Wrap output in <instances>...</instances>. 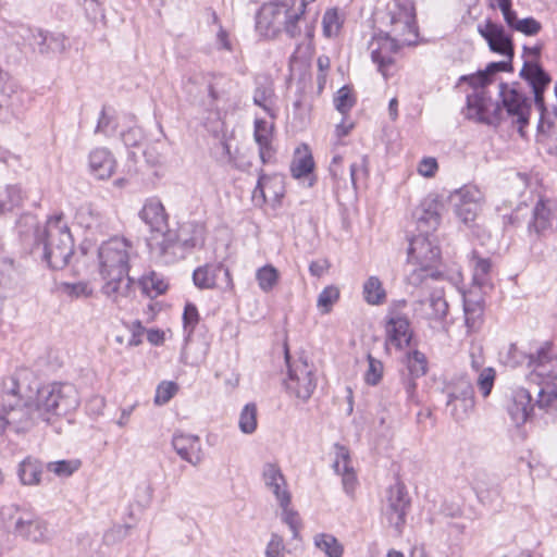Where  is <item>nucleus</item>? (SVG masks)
<instances>
[{
    "instance_id": "42",
    "label": "nucleus",
    "mask_w": 557,
    "mask_h": 557,
    "mask_svg": "<svg viewBox=\"0 0 557 557\" xmlns=\"http://www.w3.org/2000/svg\"><path fill=\"white\" fill-rule=\"evenodd\" d=\"M184 91L194 100L201 97L206 90V74L193 73L183 78L182 83Z\"/></svg>"
},
{
    "instance_id": "55",
    "label": "nucleus",
    "mask_w": 557,
    "mask_h": 557,
    "mask_svg": "<svg viewBox=\"0 0 557 557\" xmlns=\"http://www.w3.org/2000/svg\"><path fill=\"white\" fill-rule=\"evenodd\" d=\"M81 467L78 460H59L52 461L47 465V469L50 472L55 473L58 476H70Z\"/></svg>"
},
{
    "instance_id": "13",
    "label": "nucleus",
    "mask_w": 557,
    "mask_h": 557,
    "mask_svg": "<svg viewBox=\"0 0 557 557\" xmlns=\"http://www.w3.org/2000/svg\"><path fill=\"white\" fill-rule=\"evenodd\" d=\"M529 368L531 381L540 379L543 382L557 377V352L552 342L533 343L529 348Z\"/></svg>"
},
{
    "instance_id": "60",
    "label": "nucleus",
    "mask_w": 557,
    "mask_h": 557,
    "mask_svg": "<svg viewBox=\"0 0 557 557\" xmlns=\"http://www.w3.org/2000/svg\"><path fill=\"white\" fill-rule=\"evenodd\" d=\"M418 377H413L412 375L403 374L401 376V385L406 393V399L409 404L418 405L420 403L418 394H417V380Z\"/></svg>"
},
{
    "instance_id": "31",
    "label": "nucleus",
    "mask_w": 557,
    "mask_h": 557,
    "mask_svg": "<svg viewBox=\"0 0 557 557\" xmlns=\"http://www.w3.org/2000/svg\"><path fill=\"white\" fill-rule=\"evenodd\" d=\"M276 97L274 94L273 82L268 76L256 78V88L253 91V103L264 110L272 119L276 116L275 108Z\"/></svg>"
},
{
    "instance_id": "2",
    "label": "nucleus",
    "mask_w": 557,
    "mask_h": 557,
    "mask_svg": "<svg viewBox=\"0 0 557 557\" xmlns=\"http://www.w3.org/2000/svg\"><path fill=\"white\" fill-rule=\"evenodd\" d=\"M26 382L22 383L29 396L25 419L29 420L30 424L38 421L49 423L53 417L64 416L79 404L77 392L69 384H52L37 388L36 398L33 401L34 393Z\"/></svg>"
},
{
    "instance_id": "56",
    "label": "nucleus",
    "mask_w": 557,
    "mask_h": 557,
    "mask_svg": "<svg viewBox=\"0 0 557 557\" xmlns=\"http://www.w3.org/2000/svg\"><path fill=\"white\" fill-rule=\"evenodd\" d=\"M322 25H323V34L326 37L337 36V34L339 33L341 26H342V22H341L337 10H335V9L327 10L324 13Z\"/></svg>"
},
{
    "instance_id": "47",
    "label": "nucleus",
    "mask_w": 557,
    "mask_h": 557,
    "mask_svg": "<svg viewBox=\"0 0 557 557\" xmlns=\"http://www.w3.org/2000/svg\"><path fill=\"white\" fill-rule=\"evenodd\" d=\"M329 171L334 183V189L336 191H338L339 189L348 188V181L345 177L343 157L341 154H334L330 163Z\"/></svg>"
},
{
    "instance_id": "32",
    "label": "nucleus",
    "mask_w": 557,
    "mask_h": 557,
    "mask_svg": "<svg viewBox=\"0 0 557 557\" xmlns=\"http://www.w3.org/2000/svg\"><path fill=\"white\" fill-rule=\"evenodd\" d=\"M555 218L554 212L548 206V201L540 199L533 209L532 219L528 223V232L530 235L540 236L543 232L552 226Z\"/></svg>"
},
{
    "instance_id": "25",
    "label": "nucleus",
    "mask_w": 557,
    "mask_h": 557,
    "mask_svg": "<svg viewBox=\"0 0 557 557\" xmlns=\"http://www.w3.org/2000/svg\"><path fill=\"white\" fill-rule=\"evenodd\" d=\"M30 46L44 55L62 53L67 48V38L61 33H45L39 29L32 33Z\"/></svg>"
},
{
    "instance_id": "28",
    "label": "nucleus",
    "mask_w": 557,
    "mask_h": 557,
    "mask_svg": "<svg viewBox=\"0 0 557 557\" xmlns=\"http://www.w3.org/2000/svg\"><path fill=\"white\" fill-rule=\"evenodd\" d=\"M274 124L263 119L255 120L253 138L259 148V156L263 164L272 162L274 149L272 147Z\"/></svg>"
},
{
    "instance_id": "62",
    "label": "nucleus",
    "mask_w": 557,
    "mask_h": 557,
    "mask_svg": "<svg viewBox=\"0 0 557 557\" xmlns=\"http://www.w3.org/2000/svg\"><path fill=\"white\" fill-rule=\"evenodd\" d=\"M289 505H280L282 508V519L289 527L293 535L296 536L300 527V518L296 511L289 508Z\"/></svg>"
},
{
    "instance_id": "12",
    "label": "nucleus",
    "mask_w": 557,
    "mask_h": 557,
    "mask_svg": "<svg viewBox=\"0 0 557 557\" xmlns=\"http://www.w3.org/2000/svg\"><path fill=\"white\" fill-rule=\"evenodd\" d=\"M285 358L288 368V377L285 381L287 391L301 400H308L317 386L313 366L304 357L290 361L287 349Z\"/></svg>"
},
{
    "instance_id": "37",
    "label": "nucleus",
    "mask_w": 557,
    "mask_h": 557,
    "mask_svg": "<svg viewBox=\"0 0 557 557\" xmlns=\"http://www.w3.org/2000/svg\"><path fill=\"white\" fill-rule=\"evenodd\" d=\"M417 219V227L420 234L428 235L430 231H434L441 222L440 213L436 210V205H429L428 208L424 205L418 209L414 213Z\"/></svg>"
},
{
    "instance_id": "6",
    "label": "nucleus",
    "mask_w": 557,
    "mask_h": 557,
    "mask_svg": "<svg viewBox=\"0 0 557 557\" xmlns=\"http://www.w3.org/2000/svg\"><path fill=\"white\" fill-rule=\"evenodd\" d=\"M37 238L44 246V259L51 269L61 270L67 265L74 252V242L61 215L49 219Z\"/></svg>"
},
{
    "instance_id": "19",
    "label": "nucleus",
    "mask_w": 557,
    "mask_h": 557,
    "mask_svg": "<svg viewBox=\"0 0 557 557\" xmlns=\"http://www.w3.org/2000/svg\"><path fill=\"white\" fill-rule=\"evenodd\" d=\"M534 404L532 403L531 393L524 387H517L511 393L510 403L507 411L516 426L527 423L533 413Z\"/></svg>"
},
{
    "instance_id": "24",
    "label": "nucleus",
    "mask_w": 557,
    "mask_h": 557,
    "mask_svg": "<svg viewBox=\"0 0 557 557\" xmlns=\"http://www.w3.org/2000/svg\"><path fill=\"white\" fill-rule=\"evenodd\" d=\"M14 533L27 541L39 543L48 536L47 524L32 513L18 516L14 522Z\"/></svg>"
},
{
    "instance_id": "57",
    "label": "nucleus",
    "mask_w": 557,
    "mask_h": 557,
    "mask_svg": "<svg viewBox=\"0 0 557 557\" xmlns=\"http://www.w3.org/2000/svg\"><path fill=\"white\" fill-rule=\"evenodd\" d=\"M504 362L510 367L527 364L529 368V351L524 352L516 344H510L503 355Z\"/></svg>"
},
{
    "instance_id": "64",
    "label": "nucleus",
    "mask_w": 557,
    "mask_h": 557,
    "mask_svg": "<svg viewBox=\"0 0 557 557\" xmlns=\"http://www.w3.org/2000/svg\"><path fill=\"white\" fill-rule=\"evenodd\" d=\"M438 164L435 158L425 157L418 164V173L424 177H433L437 172Z\"/></svg>"
},
{
    "instance_id": "17",
    "label": "nucleus",
    "mask_w": 557,
    "mask_h": 557,
    "mask_svg": "<svg viewBox=\"0 0 557 557\" xmlns=\"http://www.w3.org/2000/svg\"><path fill=\"white\" fill-rule=\"evenodd\" d=\"M476 29L486 40L491 51L513 59L515 46L512 38L506 33L502 24L486 20L484 23H480Z\"/></svg>"
},
{
    "instance_id": "11",
    "label": "nucleus",
    "mask_w": 557,
    "mask_h": 557,
    "mask_svg": "<svg viewBox=\"0 0 557 557\" xmlns=\"http://www.w3.org/2000/svg\"><path fill=\"white\" fill-rule=\"evenodd\" d=\"M443 392L447 396L446 407L449 414L457 421L465 420L474 408V389L466 376L449 381Z\"/></svg>"
},
{
    "instance_id": "45",
    "label": "nucleus",
    "mask_w": 557,
    "mask_h": 557,
    "mask_svg": "<svg viewBox=\"0 0 557 557\" xmlns=\"http://www.w3.org/2000/svg\"><path fill=\"white\" fill-rule=\"evenodd\" d=\"M256 278L261 290L264 293L271 292L277 284L280 274L278 271L271 264H267L258 269Z\"/></svg>"
},
{
    "instance_id": "41",
    "label": "nucleus",
    "mask_w": 557,
    "mask_h": 557,
    "mask_svg": "<svg viewBox=\"0 0 557 557\" xmlns=\"http://www.w3.org/2000/svg\"><path fill=\"white\" fill-rule=\"evenodd\" d=\"M406 366L408 370V373L406 374L412 375L413 377H421L428 372L426 357L419 350H413L407 354Z\"/></svg>"
},
{
    "instance_id": "14",
    "label": "nucleus",
    "mask_w": 557,
    "mask_h": 557,
    "mask_svg": "<svg viewBox=\"0 0 557 557\" xmlns=\"http://www.w3.org/2000/svg\"><path fill=\"white\" fill-rule=\"evenodd\" d=\"M450 201L458 219L462 223L469 224L476 219L482 210L484 194L474 185H465L451 194Z\"/></svg>"
},
{
    "instance_id": "9",
    "label": "nucleus",
    "mask_w": 557,
    "mask_h": 557,
    "mask_svg": "<svg viewBox=\"0 0 557 557\" xmlns=\"http://www.w3.org/2000/svg\"><path fill=\"white\" fill-rule=\"evenodd\" d=\"M410 506L411 499L407 487L403 482L397 481L386 490L385 497L381 503L382 520L400 534L406 524Z\"/></svg>"
},
{
    "instance_id": "58",
    "label": "nucleus",
    "mask_w": 557,
    "mask_h": 557,
    "mask_svg": "<svg viewBox=\"0 0 557 557\" xmlns=\"http://www.w3.org/2000/svg\"><path fill=\"white\" fill-rule=\"evenodd\" d=\"M178 386L171 381H163L157 386L154 404L164 405L169 403L177 393Z\"/></svg>"
},
{
    "instance_id": "38",
    "label": "nucleus",
    "mask_w": 557,
    "mask_h": 557,
    "mask_svg": "<svg viewBox=\"0 0 557 557\" xmlns=\"http://www.w3.org/2000/svg\"><path fill=\"white\" fill-rule=\"evenodd\" d=\"M25 200V194L20 185H8L0 193V214L13 211L20 208Z\"/></svg>"
},
{
    "instance_id": "10",
    "label": "nucleus",
    "mask_w": 557,
    "mask_h": 557,
    "mask_svg": "<svg viewBox=\"0 0 557 557\" xmlns=\"http://www.w3.org/2000/svg\"><path fill=\"white\" fill-rule=\"evenodd\" d=\"M135 255V249L127 239L122 237L110 238L99 248L101 274L112 272L128 273V262Z\"/></svg>"
},
{
    "instance_id": "61",
    "label": "nucleus",
    "mask_w": 557,
    "mask_h": 557,
    "mask_svg": "<svg viewBox=\"0 0 557 557\" xmlns=\"http://www.w3.org/2000/svg\"><path fill=\"white\" fill-rule=\"evenodd\" d=\"M63 290L71 297H89L92 294V289L85 282L77 283H64Z\"/></svg>"
},
{
    "instance_id": "59",
    "label": "nucleus",
    "mask_w": 557,
    "mask_h": 557,
    "mask_svg": "<svg viewBox=\"0 0 557 557\" xmlns=\"http://www.w3.org/2000/svg\"><path fill=\"white\" fill-rule=\"evenodd\" d=\"M516 32L522 33L525 36H535L542 30V24L534 17L521 18L516 24Z\"/></svg>"
},
{
    "instance_id": "15",
    "label": "nucleus",
    "mask_w": 557,
    "mask_h": 557,
    "mask_svg": "<svg viewBox=\"0 0 557 557\" xmlns=\"http://www.w3.org/2000/svg\"><path fill=\"white\" fill-rule=\"evenodd\" d=\"M499 97L502 99L500 109H505L508 116L516 120L520 125V131L529 123L531 104L529 98L519 90L518 84H499Z\"/></svg>"
},
{
    "instance_id": "53",
    "label": "nucleus",
    "mask_w": 557,
    "mask_h": 557,
    "mask_svg": "<svg viewBox=\"0 0 557 557\" xmlns=\"http://www.w3.org/2000/svg\"><path fill=\"white\" fill-rule=\"evenodd\" d=\"M339 290L337 287L331 285L326 286L318 296L317 306L322 313H329L332 306L338 300Z\"/></svg>"
},
{
    "instance_id": "8",
    "label": "nucleus",
    "mask_w": 557,
    "mask_h": 557,
    "mask_svg": "<svg viewBox=\"0 0 557 557\" xmlns=\"http://www.w3.org/2000/svg\"><path fill=\"white\" fill-rule=\"evenodd\" d=\"M441 250L429 235L419 234L414 236L408 248V262L417 265L408 275V282L418 286L428 277H434V264L440 259Z\"/></svg>"
},
{
    "instance_id": "34",
    "label": "nucleus",
    "mask_w": 557,
    "mask_h": 557,
    "mask_svg": "<svg viewBox=\"0 0 557 557\" xmlns=\"http://www.w3.org/2000/svg\"><path fill=\"white\" fill-rule=\"evenodd\" d=\"M414 310L424 311L423 318L441 320L447 314L448 305L442 292H434L428 299L418 301Z\"/></svg>"
},
{
    "instance_id": "29",
    "label": "nucleus",
    "mask_w": 557,
    "mask_h": 557,
    "mask_svg": "<svg viewBox=\"0 0 557 557\" xmlns=\"http://www.w3.org/2000/svg\"><path fill=\"white\" fill-rule=\"evenodd\" d=\"M234 81L224 74H206V91L208 92V104L213 107L220 100L228 99L234 89Z\"/></svg>"
},
{
    "instance_id": "30",
    "label": "nucleus",
    "mask_w": 557,
    "mask_h": 557,
    "mask_svg": "<svg viewBox=\"0 0 557 557\" xmlns=\"http://www.w3.org/2000/svg\"><path fill=\"white\" fill-rule=\"evenodd\" d=\"M336 459L333 463L335 472L342 475L345 492L351 495L357 486V476L350 465L349 451L345 446L335 445Z\"/></svg>"
},
{
    "instance_id": "22",
    "label": "nucleus",
    "mask_w": 557,
    "mask_h": 557,
    "mask_svg": "<svg viewBox=\"0 0 557 557\" xmlns=\"http://www.w3.org/2000/svg\"><path fill=\"white\" fill-rule=\"evenodd\" d=\"M172 446L176 454L193 466H198L203 459L199 436L193 434L175 433Z\"/></svg>"
},
{
    "instance_id": "33",
    "label": "nucleus",
    "mask_w": 557,
    "mask_h": 557,
    "mask_svg": "<svg viewBox=\"0 0 557 557\" xmlns=\"http://www.w3.org/2000/svg\"><path fill=\"white\" fill-rule=\"evenodd\" d=\"M285 7L286 4L263 5L256 16V27L265 34L275 32L276 25L282 23L280 18L284 15Z\"/></svg>"
},
{
    "instance_id": "5",
    "label": "nucleus",
    "mask_w": 557,
    "mask_h": 557,
    "mask_svg": "<svg viewBox=\"0 0 557 557\" xmlns=\"http://www.w3.org/2000/svg\"><path fill=\"white\" fill-rule=\"evenodd\" d=\"M205 231L202 225L195 222L183 223L177 233L169 230L163 239L157 236L149 242V248L153 256L165 263L173 262L184 256L185 250L203 244Z\"/></svg>"
},
{
    "instance_id": "21",
    "label": "nucleus",
    "mask_w": 557,
    "mask_h": 557,
    "mask_svg": "<svg viewBox=\"0 0 557 557\" xmlns=\"http://www.w3.org/2000/svg\"><path fill=\"white\" fill-rule=\"evenodd\" d=\"M140 219L150 227L152 233L159 234L161 239L169 232L168 214L160 199L152 197L145 201L139 212Z\"/></svg>"
},
{
    "instance_id": "48",
    "label": "nucleus",
    "mask_w": 557,
    "mask_h": 557,
    "mask_svg": "<svg viewBox=\"0 0 557 557\" xmlns=\"http://www.w3.org/2000/svg\"><path fill=\"white\" fill-rule=\"evenodd\" d=\"M239 429L245 434H251L257 429V407L255 404H247L239 416Z\"/></svg>"
},
{
    "instance_id": "52",
    "label": "nucleus",
    "mask_w": 557,
    "mask_h": 557,
    "mask_svg": "<svg viewBox=\"0 0 557 557\" xmlns=\"http://www.w3.org/2000/svg\"><path fill=\"white\" fill-rule=\"evenodd\" d=\"M41 472L38 466L29 459L24 460L20 465L18 475L23 484L32 485L39 483Z\"/></svg>"
},
{
    "instance_id": "51",
    "label": "nucleus",
    "mask_w": 557,
    "mask_h": 557,
    "mask_svg": "<svg viewBox=\"0 0 557 557\" xmlns=\"http://www.w3.org/2000/svg\"><path fill=\"white\" fill-rule=\"evenodd\" d=\"M369 177V158L363 154L359 162H354L349 166L350 185L354 190H357L359 181H366Z\"/></svg>"
},
{
    "instance_id": "16",
    "label": "nucleus",
    "mask_w": 557,
    "mask_h": 557,
    "mask_svg": "<svg viewBox=\"0 0 557 557\" xmlns=\"http://www.w3.org/2000/svg\"><path fill=\"white\" fill-rule=\"evenodd\" d=\"M314 0H293L289 7H285L283 15L284 30L290 38L304 36L307 39L313 37L314 27L307 20L306 8Z\"/></svg>"
},
{
    "instance_id": "49",
    "label": "nucleus",
    "mask_w": 557,
    "mask_h": 557,
    "mask_svg": "<svg viewBox=\"0 0 557 557\" xmlns=\"http://www.w3.org/2000/svg\"><path fill=\"white\" fill-rule=\"evenodd\" d=\"M368 369L364 373V382L368 385L376 386L383 377L384 364L381 360L374 358L372 355H368Z\"/></svg>"
},
{
    "instance_id": "18",
    "label": "nucleus",
    "mask_w": 557,
    "mask_h": 557,
    "mask_svg": "<svg viewBox=\"0 0 557 557\" xmlns=\"http://www.w3.org/2000/svg\"><path fill=\"white\" fill-rule=\"evenodd\" d=\"M116 159L106 147H96L87 154V171L96 180H109L116 170Z\"/></svg>"
},
{
    "instance_id": "43",
    "label": "nucleus",
    "mask_w": 557,
    "mask_h": 557,
    "mask_svg": "<svg viewBox=\"0 0 557 557\" xmlns=\"http://www.w3.org/2000/svg\"><path fill=\"white\" fill-rule=\"evenodd\" d=\"M539 384H545L546 387L539 391L536 406L546 412H557V391L554 387L550 388V382L547 383L541 380Z\"/></svg>"
},
{
    "instance_id": "3",
    "label": "nucleus",
    "mask_w": 557,
    "mask_h": 557,
    "mask_svg": "<svg viewBox=\"0 0 557 557\" xmlns=\"http://www.w3.org/2000/svg\"><path fill=\"white\" fill-rule=\"evenodd\" d=\"M30 374L23 370L5 376L0 383V434L8 429L18 433L30 425L27 417V399L29 396L23 387Z\"/></svg>"
},
{
    "instance_id": "46",
    "label": "nucleus",
    "mask_w": 557,
    "mask_h": 557,
    "mask_svg": "<svg viewBox=\"0 0 557 557\" xmlns=\"http://www.w3.org/2000/svg\"><path fill=\"white\" fill-rule=\"evenodd\" d=\"M481 476H486L485 473H478L474 479V490L479 500L484 505H493L499 497V490L497 486L491 488L485 487V482Z\"/></svg>"
},
{
    "instance_id": "27",
    "label": "nucleus",
    "mask_w": 557,
    "mask_h": 557,
    "mask_svg": "<svg viewBox=\"0 0 557 557\" xmlns=\"http://www.w3.org/2000/svg\"><path fill=\"white\" fill-rule=\"evenodd\" d=\"M220 274H223L227 286H232L230 270L222 263H208L198 267L193 273V281L198 288H214Z\"/></svg>"
},
{
    "instance_id": "4",
    "label": "nucleus",
    "mask_w": 557,
    "mask_h": 557,
    "mask_svg": "<svg viewBox=\"0 0 557 557\" xmlns=\"http://www.w3.org/2000/svg\"><path fill=\"white\" fill-rule=\"evenodd\" d=\"M520 77L528 82L534 94V103L540 111L539 135L557 140V103L549 111L544 102V91L552 81L549 74L539 63L525 61ZM554 92L557 102V82Z\"/></svg>"
},
{
    "instance_id": "39",
    "label": "nucleus",
    "mask_w": 557,
    "mask_h": 557,
    "mask_svg": "<svg viewBox=\"0 0 557 557\" xmlns=\"http://www.w3.org/2000/svg\"><path fill=\"white\" fill-rule=\"evenodd\" d=\"M314 161L307 146L298 148L290 165L293 175L297 178L308 175L313 171Z\"/></svg>"
},
{
    "instance_id": "36",
    "label": "nucleus",
    "mask_w": 557,
    "mask_h": 557,
    "mask_svg": "<svg viewBox=\"0 0 557 557\" xmlns=\"http://www.w3.org/2000/svg\"><path fill=\"white\" fill-rule=\"evenodd\" d=\"M313 545L326 557H343V544L331 533H317L313 535Z\"/></svg>"
},
{
    "instance_id": "26",
    "label": "nucleus",
    "mask_w": 557,
    "mask_h": 557,
    "mask_svg": "<svg viewBox=\"0 0 557 557\" xmlns=\"http://www.w3.org/2000/svg\"><path fill=\"white\" fill-rule=\"evenodd\" d=\"M101 275L106 281L102 292L112 301L120 304L122 299L129 296L133 281L128 273L112 272Z\"/></svg>"
},
{
    "instance_id": "44",
    "label": "nucleus",
    "mask_w": 557,
    "mask_h": 557,
    "mask_svg": "<svg viewBox=\"0 0 557 557\" xmlns=\"http://www.w3.org/2000/svg\"><path fill=\"white\" fill-rule=\"evenodd\" d=\"M140 285L143 292L150 298L163 294L168 288V284L164 282V280L154 272L143 276L140 280Z\"/></svg>"
},
{
    "instance_id": "54",
    "label": "nucleus",
    "mask_w": 557,
    "mask_h": 557,
    "mask_svg": "<svg viewBox=\"0 0 557 557\" xmlns=\"http://www.w3.org/2000/svg\"><path fill=\"white\" fill-rule=\"evenodd\" d=\"M495 377H496V371L494 368L487 367V368L480 370V373H479V376L476 380V386H478L480 394L484 398H486L491 394L492 388L494 386Z\"/></svg>"
},
{
    "instance_id": "20",
    "label": "nucleus",
    "mask_w": 557,
    "mask_h": 557,
    "mask_svg": "<svg viewBox=\"0 0 557 557\" xmlns=\"http://www.w3.org/2000/svg\"><path fill=\"white\" fill-rule=\"evenodd\" d=\"M262 480L265 487L274 495L278 505L290 504L292 496L278 465L267 462L262 468Z\"/></svg>"
},
{
    "instance_id": "63",
    "label": "nucleus",
    "mask_w": 557,
    "mask_h": 557,
    "mask_svg": "<svg viewBox=\"0 0 557 557\" xmlns=\"http://www.w3.org/2000/svg\"><path fill=\"white\" fill-rule=\"evenodd\" d=\"M270 182H271L270 176H268L265 174H261L259 176L257 186L255 187V189L252 191V201L256 205L262 206L263 203L267 202L265 187L268 186V184Z\"/></svg>"
},
{
    "instance_id": "7",
    "label": "nucleus",
    "mask_w": 557,
    "mask_h": 557,
    "mask_svg": "<svg viewBox=\"0 0 557 557\" xmlns=\"http://www.w3.org/2000/svg\"><path fill=\"white\" fill-rule=\"evenodd\" d=\"M460 82H467L473 87V92L467 96L466 116L487 125H498L502 121L500 106L493 101L484 87L491 83V78L484 71L460 77Z\"/></svg>"
},
{
    "instance_id": "35",
    "label": "nucleus",
    "mask_w": 557,
    "mask_h": 557,
    "mask_svg": "<svg viewBox=\"0 0 557 557\" xmlns=\"http://www.w3.org/2000/svg\"><path fill=\"white\" fill-rule=\"evenodd\" d=\"M362 296L363 300L371 306H380L385 302L387 294L379 276L371 275L364 281Z\"/></svg>"
},
{
    "instance_id": "40",
    "label": "nucleus",
    "mask_w": 557,
    "mask_h": 557,
    "mask_svg": "<svg viewBox=\"0 0 557 557\" xmlns=\"http://www.w3.org/2000/svg\"><path fill=\"white\" fill-rule=\"evenodd\" d=\"M470 264L473 270V284L475 287L482 288L488 284L491 272V260L481 258L475 251L471 253Z\"/></svg>"
},
{
    "instance_id": "1",
    "label": "nucleus",
    "mask_w": 557,
    "mask_h": 557,
    "mask_svg": "<svg viewBox=\"0 0 557 557\" xmlns=\"http://www.w3.org/2000/svg\"><path fill=\"white\" fill-rule=\"evenodd\" d=\"M379 23L385 35L374 37L369 45L371 59L386 79L392 75L394 54L403 46L417 42L418 26L412 0H391L384 11L377 13Z\"/></svg>"
},
{
    "instance_id": "50",
    "label": "nucleus",
    "mask_w": 557,
    "mask_h": 557,
    "mask_svg": "<svg viewBox=\"0 0 557 557\" xmlns=\"http://www.w3.org/2000/svg\"><path fill=\"white\" fill-rule=\"evenodd\" d=\"M356 103V97L349 86L339 88L334 97V106L338 112L346 114Z\"/></svg>"
},
{
    "instance_id": "23",
    "label": "nucleus",
    "mask_w": 557,
    "mask_h": 557,
    "mask_svg": "<svg viewBox=\"0 0 557 557\" xmlns=\"http://www.w3.org/2000/svg\"><path fill=\"white\" fill-rule=\"evenodd\" d=\"M411 339L410 323L406 315L391 313L386 323V346L403 349Z\"/></svg>"
}]
</instances>
